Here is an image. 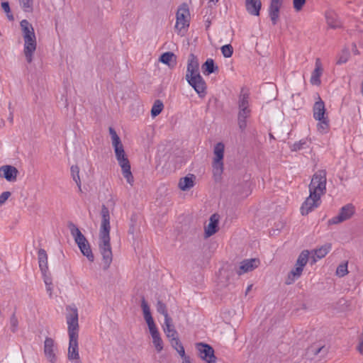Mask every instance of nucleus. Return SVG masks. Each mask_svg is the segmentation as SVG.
Listing matches in <instances>:
<instances>
[{
	"instance_id": "1",
	"label": "nucleus",
	"mask_w": 363,
	"mask_h": 363,
	"mask_svg": "<svg viewBox=\"0 0 363 363\" xmlns=\"http://www.w3.org/2000/svg\"><path fill=\"white\" fill-rule=\"evenodd\" d=\"M101 222L99 235V249L102 256V266L107 269L112 262L113 254L110 242V213L108 208L103 205L101 211Z\"/></svg>"
},
{
	"instance_id": "2",
	"label": "nucleus",
	"mask_w": 363,
	"mask_h": 363,
	"mask_svg": "<svg viewBox=\"0 0 363 363\" xmlns=\"http://www.w3.org/2000/svg\"><path fill=\"white\" fill-rule=\"evenodd\" d=\"M66 321L68 325L69 347L67 357L70 361L79 359L78 311L74 306L67 307Z\"/></svg>"
},
{
	"instance_id": "3",
	"label": "nucleus",
	"mask_w": 363,
	"mask_h": 363,
	"mask_svg": "<svg viewBox=\"0 0 363 363\" xmlns=\"http://www.w3.org/2000/svg\"><path fill=\"white\" fill-rule=\"evenodd\" d=\"M109 133L111 137V143L114 150L116 158L121 168L122 174L127 182L133 186L134 178L130 170V164L126 155L123 145L119 136L113 128H109Z\"/></svg>"
},
{
	"instance_id": "4",
	"label": "nucleus",
	"mask_w": 363,
	"mask_h": 363,
	"mask_svg": "<svg viewBox=\"0 0 363 363\" xmlns=\"http://www.w3.org/2000/svg\"><path fill=\"white\" fill-rule=\"evenodd\" d=\"M22 30L23 44V54L28 63H31L37 48L36 36L34 28L27 20H22L20 23Z\"/></svg>"
},
{
	"instance_id": "5",
	"label": "nucleus",
	"mask_w": 363,
	"mask_h": 363,
	"mask_svg": "<svg viewBox=\"0 0 363 363\" xmlns=\"http://www.w3.org/2000/svg\"><path fill=\"white\" fill-rule=\"evenodd\" d=\"M141 308L143 310L144 319L148 326L150 333L152 338V343L156 350L160 352L163 350V342L155 323V321L152 317L150 306L144 298L141 302Z\"/></svg>"
},
{
	"instance_id": "6",
	"label": "nucleus",
	"mask_w": 363,
	"mask_h": 363,
	"mask_svg": "<svg viewBox=\"0 0 363 363\" xmlns=\"http://www.w3.org/2000/svg\"><path fill=\"white\" fill-rule=\"evenodd\" d=\"M251 109L249 104V94L242 90L238 100V124L244 131L247 128V119L250 116Z\"/></svg>"
},
{
	"instance_id": "7",
	"label": "nucleus",
	"mask_w": 363,
	"mask_h": 363,
	"mask_svg": "<svg viewBox=\"0 0 363 363\" xmlns=\"http://www.w3.org/2000/svg\"><path fill=\"white\" fill-rule=\"evenodd\" d=\"M191 14L186 4H182L177 9L176 13V23L174 29L178 35H184L190 25Z\"/></svg>"
},
{
	"instance_id": "8",
	"label": "nucleus",
	"mask_w": 363,
	"mask_h": 363,
	"mask_svg": "<svg viewBox=\"0 0 363 363\" xmlns=\"http://www.w3.org/2000/svg\"><path fill=\"white\" fill-rule=\"evenodd\" d=\"M68 228L82 253L86 256L89 261L93 262L94 255L84 235L81 233L78 227L72 223H69Z\"/></svg>"
},
{
	"instance_id": "9",
	"label": "nucleus",
	"mask_w": 363,
	"mask_h": 363,
	"mask_svg": "<svg viewBox=\"0 0 363 363\" xmlns=\"http://www.w3.org/2000/svg\"><path fill=\"white\" fill-rule=\"evenodd\" d=\"M224 150L225 145L223 143H218L213 148L212 167L216 179H218L223 172Z\"/></svg>"
},
{
	"instance_id": "10",
	"label": "nucleus",
	"mask_w": 363,
	"mask_h": 363,
	"mask_svg": "<svg viewBox=\"0 0 363 363\" xmlns=\"http://www.w3.org/2000/svg\"><path fill=\"white\" fill-rule=\"evenodd\" d=\"M309 192L319 196H323L326 191V172L324 170L316 172L308 186Z\"/></svg>"
},
{
	"instance_id": "11",
	"label": "nucleus",
	"mask_w": 363,
	"mask_h": 363,
	"mask_svg": "<svg viewBox=\"0 0 363 363\" xmlns=\"http://www.w3.org/2000/svg\"><path fill=\"white\" fill-rule=\"evenodd\" d=\"M196 347L199 353V357L206 363H217V357L214 354V350L208 344L199 342Z\"/></svg>"
},
{
	"instance_id": "12",
	"label": "nucleus",
	"mask_w": 363,
	"mask_h": 363,
	"mask_svg": "<svg viewBox=\"0 0 363 363\" xmlns=\"http://www.w3.org/2000/svg\"><path fill=\"white\" fill-rule=\"evenodd\" d=\"M354 206L351 203H348L342 206L340 208L339 213L329 220L328 223L330 224H338L342 223L350 219L354 216Z\"/></svg>"
},
{
	"instance_id": "13",
	"label": "nucleus",
	"mask_w": 363,
	"mask_h": 363,
	"mask_svg": "<svg viewBox=\"0 0 363 363\" xmlns=\"http://www.w3.org/2000/svg\"><path fill=\"white\" fill-rule=\"evenodd\" d=\"M185 78L200 97H203L206 94V84L200 74L191 77L186 76Z\"/></svg>"
},
{
	"instance_id": "14",
	"label": "nucleus",
	"mask_w": 363,
	"mask_h": 363,
	"mask_svg": "<svg viewBox=\"0 0 363 363\" xmlns=\"http://www.w3.org/2000/svg\"><path fill=\"white\" fill-rule=\"evenodd\" d=\"M321 203V196L309 192V196L306 199L301 207L302 215H308L310 212L318 208Z\"/></svg>"
},
{
	"instance_id": "15",
	"label": "nucleus",
	"mask_w": 363,
	"mask_h": 363,
	"mask_svg": "<svg viewBox=\"0 0 363 363\" xmlns=\"http://www.w3.org/2000/svg\"><path fill=\"white\" fill-rule=\"evenodd\" d=\"M57 345L55 340L51 337H46L44 341V354L50 363H56Z\"/></svg>"
},
{
	"instance_id": "16",
	"label": "nucleus",
	"mask_w": 363,
	"mask_h": 363,
	"mask_svg": "<svg viewBox=\"0 0 363 363\" xmlns=\"http://www.w3.org/2000/svg\"><path fill=\"white\" fill-rule=\"evenodd\" d=\"M282 5L283 0H270L268 13L273 25H276L279 21V11Z\"/></svg>"
},
{
	"instance_id": "17",
	"label": "nucleus",
	"mask_w": 363,
	"mask_h": 363,
	"mask_svg": "<svg viewBox=\"0 0 363 363\" xmlns=\"http://www.w3.org/2000/svg\"><path fill=\"white\" fill-rule=\"evenodd\" d=\"M260 262L258 259H248L242 261L240 263V267L237 269V274L242 275L243 274L252 272L259 265Z\"/></svg>"
},
{
	"instance_id": "18",
	"label": "nucleus",
	"mask_w": 363,
	"mask_h": 363,
	"mask_svg": "<svg viewBox=\"0 0 363 363\" xmlns=\"http://www.w3.org/2000/svg\"><path fill=\"white\" fill-rule=\"evenodd\" d=\"M18 174V169L13 166L4 165L0 167V177L4 178L8 182H16Z\"/></svg>"
},
{
	"instance_id": "19",
	"label": "nucleus",
	"mask_w": 363,
	"mask_h": 363,
	"mask_svg": "<svg viewBox=\"0 0 363 363\" xmlns=\"http://www.w3.org/2000/svg\"><path fill=\"white\" fill-rule=\"evenodd\" d=\"M163 330L171 343L177 344V340L179 338L177 337V332L174 329V327L172 324V318H167V320H164Z\"/></svg>"
},
{
	"instance_id": "20",
	"label": "nucleus",
	"mask_w": 363,
	"mask_h": 363,
	"mask_svg": "<svg viewBox=\"0 0 363 363\" xmlns=\"http://www.w3.org/2000/svg\"><path fill=\"white\" fill-rule=\"evenodd\" d=\"M323 72L322 62L319 58L315 60V69L311 73L310 82L313 85L319 86L321 84L320 77Z\"/></svg>"
},
{
	"instance_id": "21",
	"label": "nucleus",
	"mask_w": 363,
	"mask_h": 363,
	"mask_svg": "<svg viewBox=\"0 0 363 363\" xmlns=\"http://www.w3.org/2000/svg\"><path fill=\"white\" fill-rule=\"evenodd\" d=\"M199 62L195 55L191 54L188 59L187 69L186 76L191 77L200 74L199 69Z\"/></svg>"
},
{
	"instance_id": "22",
	"label": "nucleus",
	"mask_w": 363,
	"mask_h": 363,
	"mask_svg": "<svg viewBox=\"0 0 363 363\" xmlns=\"http://www.w3.org/2000/svg\"><path fill=\"white\" fill-rule=\"evenodd\" d=\"M328 352V348L320 343H316L311 345L308 350V353L317 356L319 359L324 357Z\"/></svg>"
},
{
	"instance_id": "23",
	"label": "nucleus",
	"mask_w": 363,
	"mask_h": 363,
	"mask_svg": "<svg viewBox=\"0 0 363 363\" xmlns=\"http://www.w3.org/2000/svg\"><path fill=\"white\" fill-rule=\"evenodd\" d=\"M261 7L262 2L260 0H245V8L250 15L258 16Z\"/></svg>"
},
{
	"instance_id": "24",
	"label": "nucleus",
	"mask_w": 363,
	"mask_h": 363,
	"mask_svg": "<svg viewBox=\"0 0 363 363\" xmlns=\"http://www.w3.org/2000/svg\"><path fill=\"white\" fill-rule=\"evenodd\" d=\"M313 111V118L315 120H320L327 117L325 116L326 110L325 107V104L320 98H319L318 100L316 101L315 103L314 104Z\"/></svg>"
},
{
	"instance_id": "25",
	"label": "nucleus",
	"mask_w": 363,
	"mask_h": 363,
	"mask_svg": "<svg viewBox=\"0 0 363 363\" xmlns=\"http://www.w3.org/2000/svg\"><path fill=\"white\" fill-rule=\"evenodd\" d=\"M218 221L219 216L218 214H213L210 217L209 223L205 228V233L207 237H210L217 232Z\"/></svg>"
},
{
	"instance_id": "26",
	"label": "nucleus",
	"mask_w": 363,
	"mask_h": 363,
	"mask_svg": "<svg viewBox=\"0 0 363 363\" xmlns=\"http://www.w3.org/2000/svg\"><path fill=\"white\" fill-rule=\"evenodd\" d=\"M331 245L330 244H325L320 247L313 250L312 252L313 253V262H316L318 259H322L331 250Z\"/></svg>"
},
{
	"instance_id": "27",
	"label": "nucleus",
	"mask_w": 363,
	"mask_h": 363,
	"mask_svg": "<svg viewBox=\"0 0 363 363\" xmlns=\"http://www.w3.org/2000/svg\"><path fill=\"white\" fill-rule=\"evenodd\" d=\"M38 263L39 267L43 274H45L48 272V255L46 252L40 249L38 251Z\"/></svg>"
},
{
	"instance_id": "28",
	"label": "nucleus",
	"mask_w": 363,
	"mask_h": 363,
	"mask_svg": "<svg viewBox=\"0 0 363 363\" xmlns=\"http://www.w3.org/2000/svg\"><path fill=\"white\" fill-rule=\"evenodd\" d=\"M303 270V268L296 264L295 268L292 269L291 272L289 274L288 277L286 280V284H291L292 283H294L295 280H296L301 277Z\"/></svg>"
},
{
	"instance_id": "29",
	"label": "nucleus",
	"mask_w": 363,
	"mask_h": 363,
	"mask_svg": "<svg viewBox=\"0 0 363 363\" xmlns=\"http://www.w3.org/2000/svg\"><path fill=\"white\" fill-rule=\"evenodd\" d=\"M194 183V175L186 176L182 178L179 182V187L182 191H186L193 187Z\"/></svg>"
},
{
	"instance_id": "30",
	"label": "nucleus",
	"mask_w": 363,
	"mask_h": 363,
	"mask_svg": "<svg viewBox=\"0 0 363 363\" xmlns=\"http://www.w3.org/2000/svg\"><path fill=\"white\" fill-rule=\"evenodd\" d=\"M317 121H318L317 123L318 131L321 134L326 133L329 129V120L328 117Z\"/></svg>"
},
{
	"instance_id": "31",
	"label": "nucleus",
	"mask_w": 363,
	"mask_h": 363,
	"mask_svg": "<svg viewBox=\"0 0 363 363\" xmlns=\"http://www.w3.org/2000/svg\"><path fill=\"white\" fill-rule=\"evenodd\" d=\"M71 174L73 180L77 184L79 190L82 191L81 187V180L79 177V168L77 165H73L71 167Z\"/></svg>"
},
{
	"instance_id": "32",
	"label": "nucleus",
	"mask_w": 363,
	"mask_h": 363,
	"mask_svg": "<svg viewBox=\"0 0 363 363\" xmlns=\"http://www.w3.org/2000/svg\"><path fill=\"white\" fill-rule=\"evenodd\" d=\"M309 254L308 250L302 251L297 259L296 264L303 268L308 262Z\"/></svg>"
},
{
	"instance_id": "33",
	"label": "nucleus",
	"mask_w": 363,
	"mask_h": 363,
	"mask_svg": "<svg viewBox=\"0 0 363 363\" xmlns=\"http://www.w3.org/2000/svg\"><path fill=\"white\" fill-rule=\"evenodd\" d=\"M202 70L203 74L207 75L214 72L215 66L213 60L212 59H208L202 65Z\"/></svg>"
},
{
	"instance_id": "34",
	"label": "nucleus",
	"mask_w": 363,
	"mask_h": 363,
	"mask_svg": "<svg viewBox=\"0 0 363 363\" xmlns=\"http://www.w3.org/2000/svg\"><path fill=\"white\" fill-rule=\"evenodd\" d=\"M164 105L160 100H156L151 109V115L152 117L158 116L163 110Z\"/></svg>"
},
{
	"instance_id": "35",
	"label": "nucleus",
	"mask_w": 363,
	"mask_h": 363,
	"mask_svg": "<svg viewBox=\"0 0 363 363\" xmlns=\"http://www.w3.org/2000/svg\"><path fill=\"white\" fill-rule=\"evenodd\" d=\"M21 8L25 12H32L33 6V0H18Z\"/></svg>"
},
{
	"instance_id": "36",
	"label": "nucleus",
	"mask_w": 363,
	"mask_h": 363,
	"mask_svg": "<svg viewBox=\"0 0 363 363\" xmlns=\"http://www.w3.org/2000/svg\"><path fill=\"white\" fill-rule=\"evenodd\" d=\"M307 139H301L298 142L294 143L290 147L292 151H298L306 148L307 147Z\"/></svg>"
},
{
	"instance_id": "37",
	"label": "nucleus",
	"mask_w": 363,
	"mask_h": 363,
	"mask_svg": "<svg viewBox=\"0 0 363 363\" xmlns=\"http://www.w3.org/2000/svg\"><path fill=\"white\" fill-rule=\"evenodd\" d=\"M157 311L158 313L162 314L164 317V320L167 318H171L167 313L166 305L160 301H158L157 303Z\"/></svg>"
},
{
	"instance_id": "38",
	"label": "nucleus",
	"mask_w": 363,
	"mask_h": 363,
	"mask_svg": "<svg viewBox=\"0 0 363 363\" xmlns=\"http://www.w3.org/2000/svg\"><path fill=\"white\" fill-rule=\"evenodd\" d=\"M350 57V52L347 49H345L340 53L338 60L337 61V64H344L347 62Z\"/></svg>"
},
{
	"instance_id": "39",
	"label": "nucleus",
	"mask_w": 363,
	"mask_h": 363,
	"mask_svg": "<svg viewBox=\"0 0 363 363\" xmlns=\"http://www.w3.org/2000/svg\"><path fill=\"white\" fill-rule=\"evenodd\" d=\"M220 50L225 57H230L233 52V48L230 44L222 46Z\"/></svg>"
},
{
	"instance_id": "40",
	"label": "nucleus",
	"mask_w": 363,
	"mask_h": 363,
	"mask_svg": "<svg viewBox=\"0 0 363 363\" xmlns=\"http://www.w3.org/2000/svg\"><path fill=\"white\" fill-rule=\"evenodd\" d=\"M348 273L347 270V263H344L340 264L336 270V274L340 277H344Z\"/></svg>"
},
{
	"instance_id": "41",
	"label": "nucleus",
	"mask_w": 363,
	"mask_h": 363,
	"mask_svg": "<svg viewBox=\"0 0 363 363\" xmlns=\"http://www.w3.org/2000/svg\"><path fill=\"white\" fill-rule=\"evenodd\" d=\"M174 54L172 52H164L160 57V61L166 65H169V62L172 61L174 57Z\"/></svg>"
},
{
	"instance_id": "42",
	"label": "nucleus",
	"mask_w": 363,
	"mask_h": 363,
	"mask_svg": "<svg viewBox=\"0 0 363 363\" xmlns=\"http://www.w3.org/2000/svg\"><path fill=\"white\" fill-rule=\"evenodd\" d=\"M327 23L331 28H337L339 26V23L334 19V14L328 13L326 14Z\"/></svg>"
},
{
	"instance_id": "43",
	"label": "nucleus",
	"mask_w": 363,
	"mask_h": 363,
	"mask_svg": "<svg viewBox=\"0 0 363 363\" xmlns=\"http://www.w3.org/2000/svg\"><path fill=\"white\" fill-rule=\"evenodd\" d=\"M1 7L3 10L6 13L7 17L10 21L13 20V16L11 14V9L9 6V4L7 1L1 3Z\"/></svg>"
},
{
	"instance_id": "44",
	"label": "nucleus",
	"mask_w": 363,
	"mask_h": 363,
	"mask_svg": "<svg viewBox=\"0 0 363 363\" xmlns=\"http://www.w3.org/2000/svg\"><path fill=\"white\" fill-rule=\"evenodd\" d=\"M305 4L306 0H293V6L296 11H301Z\"/></svg>"
},
{
	"instance_id": "45",
	"label": "nucleus",
	"mask_w": 363,
	"mask_h": 363,
	"mask_svg": "<svg viewBox=\"0 0 363 363\" xmlns=\"http://www.w3.org/2000/svg\"><path fill=\"white\" fill-rule=\"evenodd\" d=\"M176 345H178V347H176V350L179 354V355L182 357L183 360H184L185 358H189V357L186 356L184 348L179 340H177V344H176Z\"/></svg>"
},
{
	"instance_id": "46",
	"label": "nucleus",
	"mask_w": 363,
	"mask_h": 363,
	"mask_svg": "<svg viewBox=\"0 0 363 363\" xmlns=\"http://www.w3.org/2000/svg\"><path fill=\"white\" fill-rule=\"evenodd\" d=\"M11 193L9 191H4L0 195V206H2L10 197Z\"/></svg>"
},
{
	"instance_id": "47",
	"label": "nucleus",
	"mask_w": 363,
	"mask_h": 363,
	"mask_svg": "<svg viewBox=\"0 0 363 363\" xmlns=\"http://www.w3.org/2000/svg\"><path fill=\"white\" fill-rule=\"evenodd\" d=\"M43 277H44V282L45 284V285H49V284H51L52 283V280L50 279V277H48L45 274H43Z\"/></svg>"
},
{
	"instance_id": "48",
	"label": "nucleus",
	"mask_w": 363,
	"mask_h": 363,
	"mask_svg": "<svg viewBox=\"0 0 363 363\" xmlns=\"http://www.w3.org/2000/svg\"><path fill=\"white\" fill-rule=\"evenodd\" d=\"M46 286V290L48 292H50V295H51V291L52 290V283L51 284H49V285H45Z\"/></svg>"
},
{
	"instance_id": "49",
	"label": "nucleus",
	"mask_w": 363,
	"mask_h": 363,
	"mask_svg": "<svg viewBox=\"0 0 363 363\" xmlns=\"http://www.w3.org/2000/svg\"><path fill=\"white\" fill-rule=\"evenodd\" d=\"M182 363H191L190 358H185L184 360L182 361Z\"/></svg>"
},
{
	"instance_id": "50",
	"label": "nucleus",
	"mask_w": 363,
	"mask_h": 363,
	"mask_svg": "<svg viewBox=\"0 0 363 363\" xmlns=\"http://www.w3.org/2000/svg\"><path fill=\"white\" fill-rule=\"evenodd\" d=\"M252 286V285H250L247 286V290H246V294L248 293L251 290Z\"/></svg>"
},
{
	"instance_id": "51",
	"label": "nucleus",
	"mask_w": 363,
	"mask_h": 363,
	"mask_svg": "<svg viewBox=\"0 0 363 363\" xmlns=\"http://www.w3.org/2000/svg\"><path fill=\"white\" fill-rule=\"evenodd\" d=\"M172 346L176 350V347H178V345H175V343H171Z\"/></svg>"
},
{
	"instance_id": "52",
	"label": "nucleus",
	"mask_w": 363,
	"mask_h": 363,
	"mask_svg": "<svg viewBox=\"0 0 363 363\" xmlns=\"http://www.w3.org/2000/svg\"><path fill=\"white\" fill-rule=\"evenodd\" d=\"M74 363H82V362L79 361V359L77 360H74Z\"/></svg>"
},
{
	"instance_id": "53",
	"label": "nucleus",
	"mask_w": 363,
	"mask_h": 363,
	"mask_svg": "<svg viewBox=\"0 0 363 363\" xmlns=\"http://www.w3.org/2000/svg\"><path fill=\"white\" fill-rule=\"evenodd\" d=\"M9 120H10V121L12 123V122H13V116H11V117L9 118Z\"/></svg>"
},
{
	"instance_id": "54",
	"label": "nucleus",
	"mask_w": 363,
	"mask_h": 363,
	"mask_svg": "<svg viewBox=\"0 0 363 363\" xmlns=\"http://www.w3.org/2000/svg\"><path fill=\"white\" fill-rule=\"evenodd\" d=\"M362 94L363 95V82L362 83Z\"/></svg>"
},
{
	"instance_id": "55",
	"label": "nucleus",
	"mask_w": 363,
	"mask_h": 363,
	"mask_svg": "<svg viewBox=\"0 0 363 363\" xmlns=\"http://www.w3.org/2000/svg\"><path fill=\"white\" fill-rule=\"evenodd\" d=\"M212 2H218V0H210Z\"/></svg>"
},
{
	"instance_id": "56",
	"label": "nucleus",
	"mask_w": 363,
	"mask_h": 363,
	"mask_svg": "<svg viewBox=\"0 0 363 363\" xmlns=\"http://www.w3.org/2000/svg\"><path fill=\"white\" fill-rule=\"evenodd\" d=\"M12 323H13V324L14 325H16V320H13V321L12 320Z\"/></svg>"
}]
</instances>
